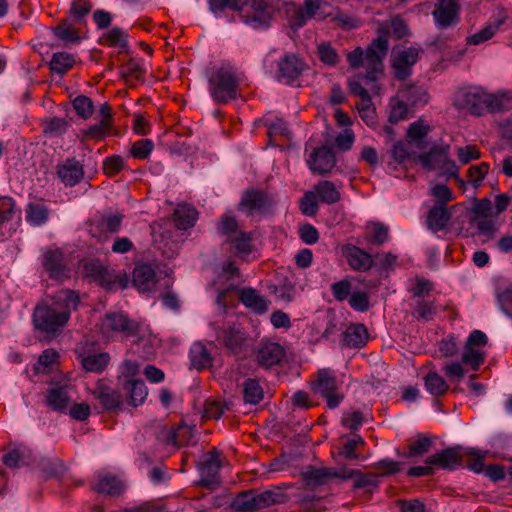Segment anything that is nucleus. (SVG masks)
<instances>
[{
  "label": "nucleus",
  "instance_id": "17",
  "mask_svg": "<svg viewBox=\"0 0 512 512\" xmlns=\"http://www.w3.org/2000/svg\"><path fill=\"white\" fill-rule=\"evenodd\" d=\"M124 216L122 214L102 215L90 224L89 233L100 241L107 238V233H116L120 230Z\"/></svg>",
  "mask_w": 512,
  "mask_h": 512
},
{
  "label": "nucleus",
  "instance_id": "9",
  "mask_svg": "<svg viewBox=\"0 0 512 512\" xmlns=\"http://www.w3.org/2000/svg\"><path fill=\"white\" fill-rule=\"evenodd\" d=\"M83 273L99 285L112 289L115 285L121 284L122 276L114 270H109L97 260H91L83 265Z\"/></svg>",
  "mask_w": 512,
  "mask_h": 512
},
{
  "label": "nucleus",
  "instance_id": "51",
  "mask_svg": "<svg viewBox=\"0 0 512 512\" xmlns=\"http://www.w3.org/2000/svg\"><path fill=\"white\" fill-rule=\"evenodd\" d=\"M449 217V213L444 207H434L428 215V226L434 231L442 230L447 225Z\"/></svg>",
  "mask_w": 512,
  "mask_h": 512
},
{
  "label": "nucleus",
  "instance_id": "18",
  "mask_svg": "<svg viewBox=\"0 0 512 512\" xmlns=\"http://www.w3.org/2000/svg\"><path fill=\"white\" fill-rule=\"evenodd\" d=\"M488 95L480 88L461 90L455 97V104L459 108L468 109L471 113L480 114L485 105V97Z\"/></svg>",
  "mask_w": 512,
  "mask_h": 512
},
{
  "label": "nucleus",
  "instance_id": "35",
  "mask_svg": "<svg viewBox=\"0 0 512 512\" xmlns=\"http://www.w3.org/2000/svg\"><path fill=\"white\" fill-rule=\"evenodd\" d=\"M32 452L25 446H17L3 456V463L10 468H18L29 464Z\"/></svg>",
  "mask_w": 512,
  "mask_h": 512
},
{
  "label": "nucleus",
  "instance_id": "8",
  "mask_svg": "<svg viewBox=\"0 0 512 512\" xmlns=\"http://www.w3.org/2000/svg\"><path fill=\"white\" fill-rule=\"evenodd\" d=\"M328 8L329 5L323 0H304L303 6L295 10L291 24L295 28H300L311 18L323 20L330 15L326 11Z\"/></svg>",
  "mask_w": 512,
  "mask_h": 512
},
{
  "label": "nucleus",
  "instance_id": "23",
  "mask_svg": "<svg viewBox=\"0 0 512 512\" xmlns=\"http://www.w3.org/2000/svg\"><path fill=\"white\" fill-rule=\"evenodd\" d=\"M42 265L51 278L62 280L68 277L63 253L58 250H47L42 255Z\"/></svg>",
  "mask_w": 512,
  "mask_h": 512
},
{
  "label": "nucleus",
  "instance_id": "49",
  "mask_svg": "<svg viewBox=\"0 0 512 512\" xmlns=\"http://www.w3.org/2000/svg\"><path fill=\"white\" fill-rule=\"evenodd\" d=\"M252 234L249 232H237L229 241L234 244L236 251L242 255H249L253 251Z\"/></svg>",
  "mask_w": 512,
  "mask_h": 512
},
{
  "label": "nucleus",
  "instance_id": "30",
  "mask_svg": "<svg viewBox=\"0 0 512 512\" xmlns=\"http://www.w3.org/2000/svg\"><path fill=\"white\" fill-rule=\"evenodd\" d=\"M239 300L246 308L256 314H264L268 310L269 301L261 296L255 289L247 287L238 291Z\"/></svg>",
  "mask_w": 512,
  "mask_h": 512
},
{
  "label": "nucleus",
  "instance_id": "13",
  "mask_svg": "<svg viewBox=\"0 0 512 512\" xmlns=\"http://www.w3.org/2000/svg\"><path fill=\"white\" fill-rule=\"evenodd\" d=\"M91 488L96 493L117 497L124 492L125 484L118 476L110 472L99 471L94 476Z\"/></svg>",
  "mask_w": 512,
  "mask_h": 512
},
{
  "label": "nucleus",
  "instance_id": "11",
  "mask_svg": "<svg viewBox=\"0 0 512 512\" xmlns=\"http://www.w3.org/2000/svg\"><path fill=\"white\" fill-rule=\"evenodd\" d=\"M432 15L439 29H446L457 25L460 20L458 1L437 0Z\"/></svg>",
  "mask_w": 512,
  "mask_h": 512
},
{
  "label": "nucleus",
  "instance_id": "3",
  "mask_svg": "<svg viewBox=\"0 0 512 512\" xmlns=\"http://www.w3.org/2000/svg\"><path fill=\"white\" fill-rule=\"evenodd\" d=\"M388 51V40L386 37H378L364 51L361 47L355 48L347 54V62L350 68H363L366 71L365 81H375L376 74L383 68V59Z\"/></svg>",
  "mask_w": 512,
  "mask_h": 512
},
{
  "label": "nucleus",
  "instance_id": "36",
  "mask_svg": "<svg viewBox=\"0 0 512 512\" xmlns=\"http://www.w3.org/2000/svg\"><path fill=\"white\" fill-rule=\"evenodd\" d=\"M197 219V211L190 205H178L174 211V222L177 228L186 230L192 227Z\"/></svg>",
  "mask_w": 512,
  "mask_h": 512
},
{
  "label": "nucleus",
  "instance_id": "33",
  "mask_svg": "<svg viewBox=\"0 0 512 512\" xmlns=\"http://www.w3.org/2000/svg\"><path fill=\"white\" fill-rule=\"evenodd\" d=\"M368 332L363 324H352L343 332V343L351 348H359L365 345Z\"/></svg>",
  "mask_w": 512,
  "mask_h": 512
},
{
  "label": "nucleus",
  "instance_id": "53",
  "mask_svg": "<svg viewBox=\"0 0 512 512\" xmlns=\"http://www.w3.org/2000/svg\"><path fill=\"white\" fill-rule=\"evenodd\" d=\"M43 132L50 136H60L66 132L69 122L64 118H47L43 122Z\"/></svg>",
  "mask_w": 512,
  "mask_h": 512
},
{
  "label": "nucleus",
  "instance_id": "40",
  "mask_svg": "<svg viewBox=\"0 0 512 512\" xmlns=\"http://www.w3.org/2000/svg\"><path fill=\"white\" fill-rule=\"evenodd\" d=\"M424 384L426 390L436 397L444 395L449 389L446 380L435 371L426 374Z\"/></svg>",
  "mask_w": 512,
  "mask_h": 512
},
{
  "label": "nucleus",
  "instance_id": "45",
  "mask_svg": "<svg viewBox=\"0 0 512 512\" xmlns=\"http://www.w3.org/2000/svg\"><path fill=\"white\" fill-rule=\"evenodd\" d=\"M334 472L331 467L316 468L309 466L303 472V476L312 484L321 485L331 479Z\"/></svg>",
  "mask_w": 512,
  "mask_h": 512
},
{
  "label": "nucleus",
  "instance_id": "4",
  "mask_svg": "<svg viewBox=\"0 0 512 512\" xmlns=\"http://www.w3.org/2000/svg\"><path fill=\"white\" fill-rule=\"evenodd\" d=\"M208 82L210 94L216 103L225 104L238 97L239 79L229 64L212 67L208 74Z\"/></svg>",
  "mask_w": 512,
  "mask_h": 512
},
{
  "label": "nucleus",
  "instance_id": "31",
  "mask_svg": "<svg viewBox=\"0 0 512 512\" xmlns=\"http://www.w3.org/2000/svg\"><path fill=\"white\" fill-rule=\"evenodd\" d=\"M123 387L126 391L127 399L130 405L137 407L144 403L145 399L147 398L148 391L145 383L142 380H127Z\"/></svg>",
  "mask_w": 512,
  "mask_h": 512
},
{
  "label": "nucleus",
  "instance_id": "41",
  "mask_svg": "<svg viewBox=\"0 0 512 512\" xmlns=\"http://www.w3.org/2000/svg\"><path fill=\"white\" fill-rule=\"evenodd\" d=\"M485 105L491 111L512 109V92H498L485 97Z\"/></svg>",
  "mask_w": 512,
  "mask_h": 512
},
{
  "label": "nucleus",
  "instance_id": "47",
  "mask_svg": "<svg viewBox=\"0 0 512 512\" xmlns=\"http://www.w3.org/2000/svg\"><path fill=\"white\" fill-rule=\"evenodd\" d=\"M243 396L246 403L257 404L263 399V389L259 382L247 379L243 383Z\"/></svg>",
  "mask_w": 512,
  "mask_h": 512
},
{
  "label": "nucleus",
  "instance_id": "20",
  "mask_svg": "<svg viewBox=\"0 0 512 512\" xmlns=\"http://www.w3.org/2000/svg\"><path fill=\"white\" fill-rule=\"evenodd\" d=\"M305 69V63L295 54L285 55L278 63L277 77L290 83L298 78Z\"/></svg>",
  "mask_w": 512,
  "mask_h": 512
},
{
  "label": "nucleus",
  "instance_id": "57",
  "mask_svg": "<svg viewBox=\"0 0 512 512\" xmlns=\"http://www.w3.org/2000/svg\"><path fill=\"white\" fill-rule=\"evenodd\" d=\"M432 446V439L425 435H419L417 439L409 445L408 457H419L428 453Z\"/></svg>",
  "mask_w": 512,
  "mask_h": 512
},
{
  "label": "nucleus",
  "instance_id": "14",
  "mask_svg": "<svg viewBox=\"0 0 512 512\" xmlns=\"http://www.w3.org/2000/svg\"><path fill=\"white\" fill-rule=\"evenodd\" d=\"M418 54V49L414 47H404L393 51V68L398 79H405L410 75L411 67L416 63Z\"/></svg>",
  "mask_w": 512,
  "mask_h": 512
},
{
  "label": "nucleus",
  "instance_id": "7",
  "mask_svg": "<svg viewBox=\"0 0 512 512\" xmlns=\"http://www.w3.org/2000/svg\"><path fill=\"white\" fill-rule=\"evenodd\" d=\"M312 389L315 393L326 399L327 406L336 408L342 401L343 395L339 392V384L333 372L322 369L318 372L317 380L313 383Z\"/></svg>",
  "mask_w": 512,
  "mask_h": 512
},
{
  "label": "nucleus",
  "instance_id": "5",
  "mask_svg": "<svg viewBox=\"0 0 512 512\" xmlns=\"http://www.w3.org/2000/svg\"><path fill=\"white\" fill-rule=\"evenodd\" d=\"M420 164L429 171H439L446 178H457L459 167L450 157L448 144L433 146L418 157Z\"/></svg>",
  "mask_w": 512,
  "mask_h": 512
},
{
  "label": "nucleus",
  "instance_id": "29",
  "mask_svg": "<svg viewBox=\"0 0 512 512\" xmlns=\"http://www.w3.org/2000/svg\"><path fill=\"white\" fill-rule=\"evenodd\" d=\"M92 394L95 399L99 400L106 410H116L122 404L121 395L111 387L107 386L103 381L97 382Z\"/></svg>",
  "mask_w": 512,
  "mask_h": 512
},
{
  "label": "nucleus",
  "instance_id": "27",
  "mask_svg": "<svg viewBox=\"0 0 512 512\" xmlns=\"http://www.w3.org/2000/svg\"><path fill=\"white\" fill-rule=\"evenodd\" d=\"M158 279L155 268L150 264L137 265L133 271V283L143 292L153 290Z\"/></svg>",
  "mask_w": 512,
  "mask_h": 512
},
{
  "label": "nucleus",
  "instance_id": "62",
  "mask_svg": "<svg viewBox=\"0 0 512 512\" xmlns=\"http://www.w3.org/2000/svg\"><path fill=\"white\" fill-rule=\"evenodd\" d=\"M218 230L221 234L227 236L228 240H230L237 232L241 230L238 229V224L236 219L229 215L224 214L218 224Z\"/></svg>",
  "mask_w": 512,
  "mask_h": 512
},
{
  "label": "nucleus",
  "instance_id": "50",
  "mask_svg": "<svg viewBox=\"0 0 512 512\" xmlns=\"http://www.w3.org/2000/svg\"><path fill=\"white\" fill-rule=\"evenodd\" d=\"M58 353L54 349H46L39 356L37 363L34 365V370L37 374L48 373L58 360Z\"/></svg>",
  "mask_w": 512,
  "mask_h": 512
},
{
  "label": "nucleus",
  "instance_id": "56",
  "mask_svg": "<svg viewBox=\"0 0 512 512\" xmlns=\"http://www.w3.org/2000/svg\"><path fill=\"white\" fill-rule=\"evenodd\" d=\"M399 94L401 95V98L405 99L413 106L426 103L428 100L426 91L418 86H409L406 89L401 90Z\"/></svg>",
  "mask_w": 512,
  "mask_h": 512
},
{
  "label": "nucleus",
  "instance_id": "10",
  "mask_svg": "<svg viewBox=\"0 0 512 512\" xmlns=\"http://www.w3.org/2000/svg\"><path fill=\"white\" fill-rule=\"evenodd\" d=\"M244 23L253 29L269 26L272 18V9L263 0H252L249 7L241 14Z\"/></svg>",
  "mask_w": 512,
  "mask_h": 512
},
{
  "label": "nucleus",
  "instance_id": "58",
  "mask_svg": "<svg viewBox=\"0 0 512 512\" xmlns=\"http://www.w3.org/2000/svg\"><path fill=\"white\" fill-rule=\"evenodd\" d=\"M73 107L77 115L85 120L90 118L94 112V105L92 100L85 95L77 96L73 100Z\"/></svg>",
  "mask_w": 512,
  "mask_h": 512
},
{
  "label": "nucleus",
  "instance_id": "46",
  "mask_svg": "<svg viewBox=\"0 0 512 512\" xmlns=\"http://www.w3.org/2000/svg\"><path fill=\"white\" fill-rule=\"evenodd\" d=\"M232 507L240 512L257 510L255 492L245 491L238 494L232 502Z\"/></svg>",
  "mask_w": 512,
  "mask_h": 512
},
{
  "label": "nucleus",
  "instance_id": "39",
  "mask_svg": "<svg viewBox=\"0 0 512 512\" xmlns=\"http://www.w3.org/2000/svg\"><path fill=\"white\" fill-rule=\"evenodd\" d=\"M53 33L55 37L65 45L75 44L81 40L79 30L67 21L55 27Z\"/></svg>",
  "mask_w": 512,
  "mask_h": 512
},
{
  "label": "nucleus",
  "instance_id": "21",
  "mask_svg": "<svg viewBox=\"0 0 512 512\" xmlns=\"http://www.w3.org/2000/svg\"><path fill=\"white\" fill-rule=\"evenodd\" d=\"M271 206V201L266 194L261 191H246L239 203V207L248 215L256 212L264 213Z\"/></svg>",
  "mask_w": 512,
  "mask_h": 512
},
{
  "label": "nucleus",
  "instance_id": "34",
  "mask_svg": "<svg viewBox=\"0 0 512 512\" xmlns=\"http://www.w3.org/2000/svg\"><path fill=\"white\" fill-rule=\"evenodd\" d=\"M110 362V356L106 352L89 353L81 356L82 367L93 373H101Z\"/></svg>",
  "mask_w": 512,
  "mask_h": 512
},
{
  "label": "nucleus",
  "instance_id": "2",
  "mask_svg": "<svg viewBox=\"0 0 512 512\" xmlns=\"http://www.w3.org/2000/svg\"><path fill=\"white\" fill-rule=\"evenodd\" d=\"M488 342L486 334L480 330H473L465 341L461 360H451L444 363L442 372L451 382L459 383L466 374L468 367L477 371L484 363L486 354L484 347Z\"/></svg>",
  "mask_w": 512,
  "mask_h": 512
},
{
  "label": "nucleus",
  "instance_id": "25",
  "mask_svg": "<svg viewBox=\"0 0 512 512\" xmlns=\"http://www.w3.org/2000/svg\"><path fill=\"white\" fill-rule=\"evenodd\" d=\"M284 348L276 342H263L257 351V361L262 367L268 368L280 363L285 357Z\"/></svg>",
  "mask_w": 512,
  "mask_h": 512
},
{
  "label": "nucleus",
  "instance_id": "37",
  "mask_svg": "<svg viewBox=\"0 0 512 512\" xmlns=\"http://www.w3.org/2000/svg\"><path fill=\"white\" fill-rule=\"evenodd\" d=\"M389 228L380 222H370L366 225L365 240L374 245H382L388 240Z\"/></svg>",
  "mask_w": 512,
  "mask_h": 512
},
{
  "label": "nucleus",
  "instance_id": "6",
  "mask_svg": "<svg viewBox=\"0 0 512 512\" xmlns=\"http://www.w3.org/2000/svg\"><path fill=\"white\" fill-rule=\"evenodd\" d=\"M138 328V323L129 319L127 315L114 312L104 316L100 323L99 331L103 338L107 340L116 338L126 339L135 335Z\"/></svg>",
  "mask_w": 512,
  "mask_h": 512
},
{
  "label": "nucleus",
  "instance_id": "1",
  "mask_svg": "<svg viewBox=\"0 0 512 512\" xmlns=\"http://www.w3.org/2000/svg\"><path fill=\"white\" fill-rule=\"evenodd\" d=\"M79 304V296L71 290H60L55 293L49 305H38L33 320L37 329L45 332H56L69 320L71 310Z\"/></svg>",
  "mask_w": 512,
  "mask_h": 512
},
{
  "label": "nucleus",
  "instance_id": "12",
  "mask_svg": "<svg viewBox=\"0 0 512 512\" xmlns=\"http://www.w3.org/2000/svg\"><path fill=\"white\" fill-rule=\"evenodd\" d=\"M73 390V386L68 382L52 383L45 395L47 406L53 411H66L72 402Z\"/></svg>",
  "mask_w": 512,
  "mask_h": 512
},
{
  "label": "nucleus",
  "instance_id": "42",
  "mask_svg": "<svg viewBox=\"0 0 512 512\" xmlns=\"http://www.w3.org/2000/svg\"><path fill=\"white\" fill-rule=\"evenodd\" d=\"M191 364L196 369L207 368L212 364V357L207 348L201 343H194L190 349Z\"/></svg>",
  "mask_w": 512,
  "mask_h": 512
},
{
  "label": "nucleus",
  "instance_id": "52",
  "mask_svg": "<svg viewBox=\"0 0 512 512\" xmlns=\"http://www.w3.org/2000/svg\"><path fill=\"white\" fill-rule=\"evenodd\" d=\"M401 95L399 94L397 97L391 99L389 107V121L390 123H397L399 121L405 120L408 115V106L404 101L405 99H400Z\"/></svg>",
  "mask_w": 512,
  "mask_h": 512
},
{
  "label": "nucleus",
  "instance_id": "60",
  "mask_svg": "<svg viewBox=\"0 0 512 512\" xmlns=\"http://www.w3.org/2000/svg\"><path fill=\"white\" fill-rule=\"evenodd\" d=\"M246 3L247 0H209V7L213 13L218 14L223 12L225 8L239 11Z\"/></svg>",
  "mask_w": 512,
  "mask_h": 512
},
{
  "label": "nucleus",
  "instance_id": "24",
  "mask_svg": "<svg viewBox=\"0 0 512 512\" xmlns=\"http://www.w3.org/2000/svg\"><path fill=\"white\" fill-rule=\"evenodd\" d=\"M507 19L508 14L504 10L499 11L498 14L492 17L481 30L469 36L467 38V43L469 45H479L491 39Z\"/></svg>",
  "mask_w": 512,
  "mask_h": 512
},
{
  "label": "nucleus",
  "instance_id": "43",
  "mask_svg": "<svg viewBox=\"0 0 512 512\" xmlns=\"http://www.w3.org/2000/svg\"><path fill=\"white\" fill-rule=\"evenodd\" d=\"M255 497L258 509L283 503L286 500L285 494H283L279 489L267 490L261 493L255 492Z\"/></svg>",
  "mask_w": 512,
  "mask_h": 512
},
{
  "label": "nucleus",
  "instance_id": "16",
  "mask_svg": "<svg viewBox=\"0 0 512 512\" xmlns=\"http://www.w3.org/2000/svg\"><path fill=\"white\" fill-rule=\"evenodd\" d=\"M220 467L221 464L216 451L205 454L199 467L201 473L200 484L214 489L219 484L218 473Z\"/></svg>",
  "mask_w": 512,
  "mask_h": 512
},
{
  "label": "nucleus",
  "instance_id": "15",
  "mask_svg": "<svg viewBox=\"0 0 512 512\" xmlns=\"http://www.w3.org/2000/svg\"><path fill=\"white\" fill-rule=\"evenodd\" d=\"M464 449L461 446L450 447L429 456L425 463L442 469L453 470L462 464Z\"/></svg>",
  "mask_w": 512,
  "mask_h": 512
},
{
  "label": "nucleus",
  "instance_id": "55",
  "mask_svg": "<svg viewBox=\"0 0 512 512\" xmlns=\"http://www.w3.org/2000/svg\"><path fill=\"white\" fill-rule=\"evenodd\" d=\"M430 125L423 119H419L409 125L407 138L410 142L422 141L430 131Z\"/></svg>",
  "mask_w": 512,
  "mask_h": 512
},
{
  "label": "nucleus",
  "instance_id": "61",
  "mask_svg": "<svg viewBox=\"0 0 512 512\" xmlns=\"http://www.w3.org/2000/svg\"><path fill=\"white\" fill-rule=\"evenodd\" d=\"M154 148V144L150 139H140L131 146L130 153L136 159H146Z\"/></svg>",
  "mask_w": 512,
  "mask_h": 512
},
{
  "label": "nucleus",
  "instance_id": "59",
  "mask_svg": "<svg viewBox=\"0 0 512 512\" xmlns=\"http://www.w3.org/2000/svg\"><path fill=\"white\" fill-rule=\"evenodd\" d=\"M471 225L486 239H491L496 232L495 222L490 217L472 218Z\"/></svg>",
  "mask_w": 512,
  "mask_h": 512
},
{
  "label": "nucleus",
  "instance_id": "54",
  "mask_svg": "<svg viewBox=\"0 0 512 512\" xmlns=\"http://www.w3.org/2000/svg\"><path fill=\"white\" fill-rule=\"evenodd\" d=\"M26 214L27 221L36 226L44 224L48 219V210L42 204H29Z\"/></svg>",
  "mask_w": 512,
  "mask_h": 512
},
{
  "label": "nucleus",
  "instance_id": "44",
  "mask_svg": "<svg viewBox=\"0 0 512 512\" xmlns=\"http://www.w3.org/2000/svg\"><path fill=\"white\" fill-rule=\"evenodd\" d=\"M74 63L75 58L72 54L66 52H58L52 56L50 61V68L53 72L62 75L70 68H72Z\"/></svg>",
  "mask_w": 512,
  "mask_h": 512
},
{
  "label": "nucleus",
  "instance_id": "64",
  "mask_svg": "<svg viewBox=\"0 0 512 512\" xmlns=\"http://www.w3.org/2000/svg\"><path fill=\"white\" fill-rule=\"evenodd\" d=\"M111 127V122H107L106 120L100 121L98 124L90 126L86 130H83L82 133L84 137L91 138L94 140H100L105 138L108 135L109 129Z\"/></svg>",
  "mask_w": 512,
  "mask_h": 512
},
{
  "label": "nucleus",
  "instance_id": "63",
  "mask_svg": "<svg viewBox=\"0 0 512 512\" xmlns=\"http://www.w3.org/2000/svg\"><path fill=\"white\" fill-rule=\"evenodd\" d=\"M364 445V440L361 436L355 435L353 438L348 439L342 446L339 451V454L343 456L345 459H358V455L356 454V449L359 446Z\"/></svg>",
  "mask_w": 512,
  "mask_h": 512
},
{
  "label": "nucleus",
  "instance_id": "22",
  "mask_svg": "<svg viewBox=\"0 0 512 512\" xmlns=\"http://www.w3.org/2000/svg\"><path fill=\"white\" fill-rule=\"evenodd\" d=\"M341 251L353 270L367 271L373 266V257L359 247L346 244L342 246Z\"/></svg>",
  "mask_w": 512,
  "mask_h": 512
},
{
  "label": "nucleus",
  "instance_id": "38",
  "mask_svg": "<svg viewBox=\"0 0 512 512\" xmlns=\"http://www.w3.org/2000/svg\"><path fill=\"white\" fill-rule=\"evenodd\" d=\"M104 45L115 47L119 52L125 51L128 46L127 34L119 27H114L105 32L101 38Z\"/></svg>",
  "mask_w": 512,
  "mask_h": 512
},
{
  "label": "nucleus",
  "instance_id": "32",
  "mask_svg": "<svg viewBox=\"0 0 512 512\" xmlns=\"http://www.w3.org/2000/svg\"><path fill=\"white\" fill-rule=\"evenodd\" d=\"M314 192L321 202L328 205L337 203L341 198L340 186L328 180L317 183Z\"/></svg>",
  "mask_w": 512,
  "mask_h": 512
},
{
  "label": "nucleus",
  "instance_id": "48",
  "mask_svg": "<svg viewBox=\"0 0 512 512\" xmlns=\"http://www.w3.org/2000/svg\"><path fill=\"white\" fill-rule=\"evenodd\" d=\"M317 55L319 60L327 66H335L340 62V55L328 42L318 44Z\"/></svg>",
  "mask_w": 512,
  "mask_h": 512
},
{
  "label": "nucleus",
  "instance_id": "28",
  "mask_svg": "<svg viewBox=\"0 0 512 512\" xmlns=\"http://www.w3.org/2000/svg\"><path fill=\"white\" fill-rule=\"evenodd\" d=\"M219 339L233 354H240L246 346V333L239 325H233L224 329Z\"/></svg>",
  "mask_w": 512,
  "mask_h": 512
},
{
  "label": "nucleus",
  "instance_id": "26",
  "mask_svg": "<svg viewBox=\"0 0 512 512\" xmlns=\"http://www.w3.org/2000/svg\"><path fill=\"white\" fill-rule=\"evenodd\" d=\"M57 175L66 186H74L83 179L84 169L79 161L66 159L58 164Z\"/></svg>",
  "mask_w": 512,
  "mask_h": 512
},
{
  "label": "nucleus",
  "instance_id": "19",
  "mask_svg": "<svg viewBox=\"0 0 512 512\" xmlns=\"http://www.w3.org/2000/svg\"><path fill=\"white\" fill-rule=\"evenodd\" d=\"M336 165V159L333 151L322 146L314 149L309 160L308 166L313 173L326 174L332 171Z\"/></svg>",
  "mask_w": 512,
  "mask_h": 512
}]
</instances>
